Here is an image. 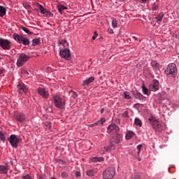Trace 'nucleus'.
I'll use <instances>...</instances> for the list:
<instances>
[{
    "label": "nucleus",
    "instance_id": "f257e3e1",
    "mask_svg": "<svg viewBox=\"0 0 179 179\" xmlns=\"http://www.w3.org/2000/svg\"><path fill=\"white\" fill-rule=\"evenodd\" d=\"M52 100L53 101L55 107L59 108V110H64L65 108V105L66 101L65 99L61 98L58 94H54L52 96Z\"/></svg>",
    "mask_w": 179,
    "mask_h": 179
},
{
    "label": "nucleus",
    "instance_id": "f03ea898",
    "mask_svg": "<svg viewBox=\"0 0 179 179\" xmlns=\"http://www.w3.org/2000/svg\"><path fill=\"white\" fill-rule=\"evenodd\" d=\"M13 38L18 43V44H22V45H29L30 44V40L29 38L26 36H23L22 35L18 34H13Z\"/></svg>",
    "mask_w": 179,
    "mask_h": 179
},
{
    "label": "nucleus",
    "instance_id": "7ed1b4c3",
    "mask_svg": "<svg viewBox=\"0 0 179 179\" xmlns=\"http://www.w3.org/2000/svg\"><path fill=\"white\" fill-rule=\"evenodd\" d=\"M8 141L11 145L12 148H14V149L17 148V146H19V143L22 142V137L20 136H17L16 134H11L8 138Z\"/></svg>",
    "mask_w": 179,
    "mask_h": 179
},
{
    "label": "nucleus",
    "instance_id": "20e7f679",
    "mask_svg": "<svg viewBox=\"0 0 179 179\" xmlns=\"http://www.w3.org/2000/svg\"><path fill=\"white\" fill-rule=\"evenodd\" d=\"M148 121L150 124H152V127L155 131L157 132H162L163 131V126H162V123H160V122L152 117L148 119Z\"/></svg>",
    "mask_w": 179,
    "mask_h": 179
},
{
    "label": "nucleus",
    "instance_id": "39448f33",
    "mask_svg": "<svg viewBox=\"0 0 179 179\" xmlns=\"http://www.w3.org/2000/svg\"><path fill=\"white\" fill-rule=\"evenodd\" d=\"M29 59L30 57H29V55H26L25 53L19 54L17 59V66H23V65H24V62L29 61Z\"/></svg>",
    "mask_w": 179,
    "mask_h": 179
},
{
    "label": "nucleus",
    "instance_id": "423d86ee",
    "mask_svg": "<svg viewBox=\"0 0 179 179\" xmlns=\"http://www.w3.org/2000/svg\"><path fill=\"white\" fill-rule=\"evenodd\" d=\"M115 176V169L114 167H108L103 172V178L113 179Z\"/></svg>",
    "mask_w": 179,
    "mask_h": 179
},
{
    "label": "nucleus",
    "instance_id": "0eeeda50",
    "mask_svg": "<svg viewBox=\"0 0 179 179\" xmlns=\"http://www.w3.org/2000/svg\"><path fill=\"white\" fill-rule=\"evenodd\" d=\"M166 75H172V76H176L177 73V65L175 63L169 64L166 69H165Z\"/></svg>",
    "mask_w": 179,
    "mask_h": 179
},
{
    "label": "nucleus",
    "instance_id": "6e6552de",
    "mask_svg": "<svg viewBox=\"0 0 179 179\" xmlns=\"http://www.w3.org/2000/svg\"><path fill=\"white\" fill-rule=\"evenodd\" d=\"M59 56L61 58H64V59H71V50L69 48L62 49L59 51Z\"/></svg>",
    "mask_w": 179,
    "mask_h": 179
},
{
    "label": "nucleus",
    "instance_id": "1a4fd4ad",
    "mask_svg": "<svg viewBox=\"0 0 179 179\" xmlns=\"http://www.w3.org/2000/svg\"><path fill=\"white\" fill-rule=\"evenodd\" d=\"M12 43L8 39L0 38V47L3 50H10Z\"/></svg>",
    "mask_w": 179,
    "mask_h": 179
},
{
    "label": "nucleus",
    "instance_id": "9d476101",
    "mask_svg": "<svg viewBox=\"0 0 179 179\" xmlns=\"http://www.w3.org/2000/svg\"><path fill=\"white\" fill-rule=\"evenodd\" d=\"M17 92L20 93V94H22V96H24L25 94H27L28 89L27 86L24 85V83H20L17 85Z\"/></svg>",
    "mask_w": 179,
    "mask_h": 179
},
{
    "label": "nucleus",
    "instance_id": "9b49d317",
    "mask_svg": "<svg viewBox=\"0 0 179 179\" xmlns=\"http://www.w3.org/2000/svg\"><path fill=\"white\" fill-rule=\"evenodd\" d=\"M37 92L39 94V96L43 97V99H48V97H50V93L48 90H45V88L38 87L37 89Z\"/></svg>",
    "mask_w": 179,
    "mask_h": 179
},
{
    "label": "nucleus",
    "instance_id": "f8f14e48",
    "mask_svg": "<svg viewBox=\"0 0 179 179\" xmlns=\"http://www.w3.org/2000/svg\"><path fill=\"white\" fill-rule=\"evenodd\" d=\"M111 150H115V145L114 144H110V145L108 147H103L99 151L101 155H106L107 152H111Z\"/></svg>",
    "mask_w": 179,
    "mask_h": 179
},
{
    "label": "nucleus",
    "instance_id": "ddd939ff",
    "mask_svg": "<svg viewBox=\"0 0 179 179\" xmlns=\"http://www.w3.org/2000/svg\"><path fill=\"white\" fill-rule=\"evenodd\" d=\"M59 50H65V48H69V44L66 39H62L58 41Z\"/></svg>",
    "mask_w": 179,
    "mask_h": 179
},
{
    "label": "nucleus",
    "instance_id": "4468645a",
    "mask_svg": "<svg viewBox=\"0 0 179 179\" xmlns=\"http://www.w3.org/2000/svg\"><path fill=\"white\" fill-rule=\"evenodd\" d=\"M108 134H117L118 131V126L115 124H111L107 128Z\"/></svg>",
    "mask_w": 179,
    "mask_h": 179
},
{
    "label": "nucleus",
    "instance_id": "2eb2a0df",
    "mask_svg": "<svg viewBox=\"0 0 179 179\" xmlns=\"http://www.w3.org/2000/svg\"><path fill=\"white\" fill-rule=\"evenodd\" d=\"M151 92H157L159 90V80H153L152 84L150 85Z\"/></svg>",
    "mask_w": 179,
    "mask_h": 179
},
{
    "label": "nucleus",
    "instance_id": "dca6fc26",
    "mask_svg": "<svg viewBox=\"0 0 179 179\" xmlns=\"http://www.w3.org/2000/svg\"><path fill=\"white\" fill-rule=\"evenodd\" d=\"M110 141L111 145H114V143H120L121 141H122V136L121 134H116Z\"/></svg>",
    "mask_w": 179,
    "mask_h": 179
},
{
    "label": "nucleus",
    "instance_id": "f3484780",
    "mask_svg": "<svg viewBox=\"0 0 179 179\" xmlns=\"http://www.w3.org/2000/svg\"><path fill=\"white\" fill-rule=\"evenodd\" d=\"M9 170V167L8 166V164L4 165H0V174H6Z\"/></svg>",
    "mask_w": 179,
    "mask_h": 179
},
{
    "label": "nucleus",
    "instance_id": "a211bd4d",
    "mask_svg": "<svg viewBox=\"0 0 179 179\" xmlns=\"http://www.w3.org/2000/svg\"><path fill=\"white\" fill-rule=\"evenodd\" d=\"M15 120H17V121H19V122H23V121H24L25 120L24 115L22 113H17L15 115Z\"/></svg>",
    "mask_w": 179,
    "mask_h": 179
},
{
    "label": "nucleus",
    "instance_id": "6ab92c4d",
    "mask_svg": "<svg viewBox=\"0 0 179 179\" xmlns=\"http://www.w3.org/2000/svg\"><path fill=\"white\" fill-rule=\"evenodd\" d=\"M92 82H94V77L93 76L90 77L87 80H85L83 82V86H87V85H90V83H92Z\"/></svg>",
    "mask_w": 179,
    "mask_h": 179
},
{
    "label": "nucleus",
    "instance_id": "aec40b11",
    "mask_svg": "<svg viewBox=\"0 0 179 179\" xmlns=\"http://www.w3.org/2000/svg\"><path fill=\"white\" fill-rule=\"evenodd\" d=\"M133 136H135V133L132 131H127L125 135V138L127 141L131 139Z\"/></svg>",
    "mask_w": 179,
    "mask_h": 179
},
{
    "label": "nucleus",
    "instance_id": "412c9836",
    "mask_svg": "<svg viewBox=\"0 0 179 179\" xmlns=\"http://www.w3.org/2000/svg\"><path fill=\"white\" fill-rule=\"evenodd\" d=\"M6 15V8L0 6V17H3Z\"/></svg>",
    "mask_w": 179,
    "mask_h": 179
},
{
    "label": "nucleus",
    "instance_id": "4be33fe9",
    "mask_svg": "<svg viewBox=\"0 0 179 179\" xmlns=\"http://www.w3.org/2000/svg\"><path fill=\"white\" fill-rule=\"evenodd\" d=\"M94 174H96V170H94V169H88L86 171V175L88 177H93V176H94Z\"/></svg>",
    "mask_w": 179,
    "mask_h": 179
},
{
    "label": "nucleus",
    "instance_id": "5701e85b",
    "mask_svg": "<svg viewBox=\"0 0 179 179\" xmlns=\"http://www.w3.org/2000/svg\"><path fill=\"white\" fill-rule=\"evenodd\" d=\"M134 125H136V127H138L139 128H141V127H142V121L138 118V117H136L134 119Z\"/></svg>",
    "mask_w": 179,
    "mask_h": 179
},
{
    "label": "nucleus",
    "instance_id": "b1692460",
    "mask_svg": "<svg viewBox=\"0 0 179 179\" xmlns=\"http://www.w3.org/2000/svg\"><path fill=\"white\" fill-rule=\"evenodd\" d=\"M57 8L59 13H62V10H66V9H68L67 6H65L64 5H61V4L57 5Z\"/></svg>",
    "mask_w": 179,
    "mask_h": 179
},
{
    "label": "nucleus",
    "instance_id": "393cba45",
    "mask_svg": "<svg viewBox=\"0 0 179 179\" xmlns=\"http://www.w3.org/2000/svg\"><path fill=\"white\" fill-rule=\"evenodd\" d=\"M163 17H164V13H160L155 17V19L158 22H162V20H163Z\"/></svg>",
    "mask_w": 179,
    "mask_h": 179
},
{
    "label": "nucleus",
    "instance_id": "a878e982",
    "mask_svg": "<svg viewBox=\"0 0 179 179\" xmlns=\"http://www.w3.org/2000/svg\"><path fill=\"white\" fill-rule=\"evenodd\" d=\"M43 128L45 129H51V122H44L42 123Z\"/></svg>",
    "mask_w": 179,
    "mask_h": 179
},
{
    "label": "nucleus",
    "instance_id": "bb28decb",
    "mask_svg": "<svg viewBox=\"0 0 179 179\" xmlns=\"http://www.w3.org/2000/svg\"><path fill=\"white\" fill-rule=\"evenodd\" d=\"M5 141H6V136H5V133L2 131H0V141L5 143Z\"/></svg>",
    "mask_w": 179,
    "mask_h": 179
},
{
    "label": "nucleus",
    "instance_id": "cd10ccee",
    "mask_svg": "<svg viewBox=\"0 0 179 179\" xmlns=\"http://www.w3.org/2000/svg\"><path fill=\"white\" fill-rule=\"evenodd\" d=\"M112 27L113 29H117L118 27V20L115 18H112Z\"/></svg>",
    "mask_w": 179,
    "mask_h": 179
},
{
    "label": "nucleus",
    "instance_id": "c85d7f7f",
    "mask_svg": "<svg viewBox=\"0 0 179 179\" xmlns=\"http://www.w3.org/2000/svg\"><path fill=\"white\" fill-rule=\"evenodd\" d=\"M133 96L134 97V99H136L137 100H142V94L139 93V92H136V93H133Z\"/></svg>",
    "mask_w": 179,
    "mask_h": 179
},
{
    "label": "nucleus",
    "instance_id": "c756f323",
    "mask_svg": "<svg viewBox=\"0 0 179 179\" xmlns=\"http://www.w3.org/2000/svg\"><path fill=\"white\" fill-rule=\"evenodd\" d=\"M91 162H103L104 160V158L103 157H94L90 159Z\"/></svg>",
    "mask_w": 179,
    "mask_h": 179
},
{
    "label": "nucleus",
    "instance_id": "7c9ffc66",
    "mask_svg": "<svg viewBox=\"0 0 179 179\" xmlns=\"http://www.w3.org/2000/svg\"><path fill=\"white\" fill-rule=\"evenodd\" d=\"M41 41L40 38H36L32 40V46L36 47V45H38L40 44Z\"/></svg>",
    "mask_w": 179,
    "mask_h": 179
},
{
    "label": "nucleus",
    "instance_id": "2f4dec72",
    "mask_svg": "<svg viewBox=\"0 0 179 179\" xmlns=\"http://www.w3.org/2000/svg\"><path fill=\"white\" fill-rule=\"evenodd\" d=\"M151 66H152V68H155V69H159L160 64L157 63V62L155 61L151 62Z\"/></svg>",
    "mask_w": 179,
    "mask_h": 179
},
{
    "label": "nucleus",
    "instance_id": "473e14b6",
    "mask_svg": "<svg viewBox=\"0 0 179 179\" xmlns=\"http://www.w3.org/2000/svg\"><path fill=\"white\" fill-rule=\"evenodd\" d=\"M141 87L143 94H148V93H149V90H148V88L145 86V84H142Z\"/></svg>",
    "mask_w": 179,
    "mask_h": 179
},
{
    "label": "nucleus",
    "instance_id": "72a5a7b5",
    "mask_svg": "<svg viewBox=\"0 0 179 179\" xmlns=\"http://www.w3.org/2000/svg\"><path fill=\"white\" fill-rule=\"evenodd\" d=\"M124 99H127V100H130V99H131V94H129V92H128L127 91L124 92Z\"/></svg>",
    "mask_w": 179,
    "mask_h": 179
},
{
    "label": "nucleus",
    "instance_id": "f704fd0d",
    "mask_svg": "<svg viewBox=\"0 0 179 179\" xmlns=\"http://www.w3.org/2000/svg\"><path fill=\"white\" fill-rule=\"evenodd\" d=\"M22 30H23V31H24V33H27V34H29V36L31 35V31H30V30L24 27H22Z\"/></svg>",
    "mask_w": 179,
    "mask_h": 179
},
{
    "label": "nucleus",
    "instance_id": "c9c22d12",
    "mask_svg": "<svg viewBox=\"0 0 179 179\" xmlns=\"http://www.w3.org/2000/svg\"><path fill=\"white\" fill-rule=\"evenodd\" d=\"M98 122V125H103L104 122H106V118L102 117L101 120L96 121Z\"/></svg>",
    "mask_w": 179,
    "mask_h": 179
},
{
    "label": "nucleus",
    "instance_id": "e433bc0d",
    "mask_svg": "<svg viewBox=\"0 0 179 179\" xmlns=\"http://www.w3.org/2000/svg\"><path fill=\"white\" fill-rule=\"evenodd\" d=\"M62 178H63V179L68 178V173H66V171L62 172Z\"/></svg>",
    "mask_w": 179,
    "mask_h": 179
},
{
    "label": "nucleus",
    "instance_id": "4c0bfd02",
    "mask_svg": "<svg viewBox=\"0 0 179 179\" xmlns=\"http://www.w3.org/2000/svg\"><path fill=\"white\" fill-rule=\"evenodd\" d=\"M122 117H124V118H129V117L128 110H125L124 112H123Z\"/></svg>",
    "mask_w": 179,
    "mask_h": 179
},
{
    "label": "nucleus",
    "instance_id": "58836bf2",
    "mask_svg": "<svg viewBox=\"0 0 179 179\" xmlns=\"http://www.w3.org/2000/svg\"><path fill=\"white\" fill-rule=\"evenodd\" d=\"M141 149H142V145L140 144V145H137V150H138L137 153H138V156H139V155H141Z\"/></svg>",
    "mask_w": 179,
    "mask_h": 179
},
{
    "label": "nucleus",
    "instance_id": "ea45409f",
    "mask_svg": "<svg viewBox=\"0 0 179 179\" xmlns=\"http://www.w3.org/2000/svg\"><path fill=\"white\" fill-rule=\"evenodd\" d=\"M140 3H149L150 0H137Z\"/></svg>",
    "mask_w": 179,
    "mask_h": 179
},
{
    "label": "nucleus",
    "instance_id": "a19ab883",
    "mask_svg": "<svg viewBox=\"0 0 179 179\" xmlns=\"http://www.w3.org/2000/svg\"><path fill=\"white\" fill-rule=\"evenodd\" d=\"M39 10H40L41 13H43V14L45 13L44 12L45 9H44V7L43 6H40Z\"/></svg>",
    "mask_w": 179,
    "mask_h": 179
},
{
    "label": "nucleus",
    "instance_id": "79ce46f5",
    "mask_svg": "<svg viewBox=\"0 0 179 179\" xmlns=\"http://www.w3.org/2000/svg\"><path fill=\"white\" fill-rule=\"evenodd\" d=\"M108 33H109V34H114V30H113L111 28H108Z\"/></svg>",
    "mask_w": 179,
    "mask_h": 179
},
{
    "label": "nucleus",
    "instance_id": "37998d69",
    "mask_svg": "<svg viewBox=\"0 0 179 179\" xmlns=\"http://www.w3.org/2000/svg\"><path fill=\"white\" fill-rule=\"evenodd\" d=\"M22 179H32L31 176L29 175H25L22 177Z\"/></svg>",
    "mask_w": 179,
    "mask_h": 179
},
{
    "label": "nucleus",
    "instance_id": "c03bdc74",
    "mask_svg": "<svg viewBox=\"0 0 179 179\" xmlns=\"http://www.w3.org/2000/svg\"><path fill=\"white\" fill-rule=\"evenodd\" d=\"M71 93H73V97L74 99H76V97H78V93H76V92H73V91H71Z\"/></svg>",
    "mask_w": 179,
    "mask_h": 179
},
{
    "label": "nucleus",
    "instance_id": "a18cd8bd",
    "mask_svg": "<svg viewBox=\"0 0 179 179\" xmlns=\"http://www.w3.org/2000/svg\"><path fill=\"white\" fill-rule=\"evenodd\" d=\"M131 179H141V177L138 175L133 176Z\"/></svg>",
    "mask_w": 179,
    "mask_h": 179
},
{
    "label": "nucleus",
    "instance_id": "49530a36",
    "mask_svg": "<svg viewBox=\"0 0 179 179\" xmlns=\"http://www.w3.org/2000/svg\"><path fill=\"white\" fill-rule=\"evenodd\" d=\"M75 176L76 177H80V172L76 171Z\"/></svg>",
    "mask_w": 179,
    "mask_h": 179
},
{
    "label": "nucleus",
    "instance_id": "de8ad7c7",
    "mask_svg": "<svg viewBox=\"0 0 179 179\" xmlns=\"http://www.w3.org/2000/svg\"><path fill=\"white\" fill-rule=\"evenodd\" d=\"M97 125H99L98 122L96 121L95 123L91 124V127H97Z\"/></svg>",
    "mask_w": 179,
    "mask_h": 179
},
{
    "label": "nucleus",
    "instance_id": "09e8293b",
    "mask_svg": "<svg viewBox=\"0 0 179 179\" xmlns=\"http://www.w3.org/2000/svg\"><path fill=\"white\" fill-rule=\"evenodd\" d=\"M131 38H133L134 41H138V38L136 36H132Z\"/></svg>",
    "mask_w": 179,
    "mask_h": 179
},
{
    "label": "nucleus",
    "instance_id": "8fccbe9b",
    "mask_svg": "<svg viewBox=\"0 0 179 179\" xmlns=\"http://www.w3.org/2000/svg\"><path fill=\"white\" fill-rule=\"evenodd\" d=\"M158 7L155 6V7H152V10H157Z\"/></svg>",
    "mask_w": 179,
    "mask_h": 179
},
{
    "label": "nucleus",
    "instance_id": "3c124183",
    "mask_svg": "<svg viewBox=\"0 0 179 179\" xmlns=\"http://www.w3.org/2000/svg\"><path fill=\"white\" fill-rule=\"evenodd\" d=\"M48 15H49V16L52 17L53 16L52 13H51V12H47Z\"/></svg>",
    "mask_w": 179,
    "mask_h": 179
},
{
    "label": "nucleus",
    "instance_id": "603ef678",
    "mask_svg": "<svg viewBox=\"0 0 179 179\" xmlns=\"http://www.w3.org/2000/svg\"><path fill=\"white\" fill-rule=\"evenodd\" d=\"M2 73H3V70L0 69V75H2Z\"/></svg>",
    "mask_w": 179,
    "mask_h": 179
},
{
    "label": "nucleus",
    "instance_id": "864d4df0",
    "mask_svg": "<svg viewBox=\"0 0 179 179\" xmlns=\"http://www.w3.org/2000/svg\"><path fill=\"white\" fill-rule=\"evenodd\" d=\"M103 113H104V108L101 109V114H103Z\"/></svg>",
    "mask_w": 179,
    "mask_h": 179
},
{
    "label": "nucleus",
    "instance_id": "5fc2aeb1",
    "mask_svg": "<svg viewBox=\"0 0 179 179\" xmlns=\"http://www.w3.org/2000/svg\"><path fill=\"white\" fill-rule=\"evenodd\" d=\"M92 40H96V36H92Z\"/></svg>",
    "mask_w": 179,
    "mask_h": 179
},
{
    "label": "nucleus",
    "instance_id": "6e6d98bb",
    "mask_svg": "<svg viewBox=\"0 0 179 179\" xmlns=\"http://www.w3.org/2000/svg\"><path fill=\"white\" fill-rule=\"evenodd\" d=\"M94 34H97V32H96V31H94Z\"/></svg>",
    "mask_w": 179,
    "mask_h": 179
},
{
    "label": "nucleus",
    "instance_id": "4d7b16f0",
    "mask_svg": "<svg viewBox=\"0 0 179 179\" xmlns=\"http://www.w3.org/2000/svg\"><path fill=\"white\" fill-rule=\"evenodd\" d=\"M51 179H57V178H52Z\"/></svg>",
    "mask_w": 179,
    "mask_h": 179
},
{
    "label": "nucleus",
    "instance_id": "13d9d810",
    "mask_svg": "<svg viewBox=\"0 0 179 179\" xmlns=\"http://www.w3.org/2000/svg\"><path fill=\"white\" fill-rule=\"evenodd\" d=\"M120 1H124V0H120Z\"/></svg>",
    "mask_w": 179,
    "mask_h": 179
}]
</instances>
